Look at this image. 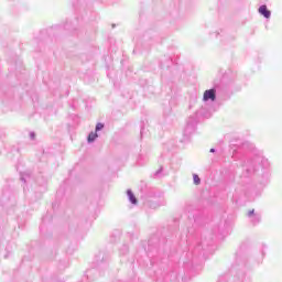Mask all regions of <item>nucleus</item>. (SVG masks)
I'll use <instances>...</instances> for the list:
<instances>
[{
    "mask_svg": "<svg viewBox=\"0 0 282 282\" xmlns=\"http://www.w3.org/2000/svg\"><path fill=\"white\" fill-rule=\"evenodd\" d=\"M203 100L204 102H215L217 100V90L215 88L205 90Z\"/></svg>",
    "mask_w": 282,
    "mask_h": 282,
    "instance_id": "obj_1",
    "label": "nucleus"
},
{
    "mask_svg": "<svg viewBox=\"0 0 282 282\" xmlns=\"http://www.w3.org/2000/svg\"><path fill=\"white\" fill-rule=\"evenodd\" d=\"M105 129V124L104 123H97L96 124V128H95V132H90L88 134V138H87V142L89 144H91V142H96V140L98 139V131H102Z\"/></svg>",
    "mask_w": 282,
    "mask_h": 282,
    "instance_id": "obj_2",
    "label": "nucleus"
},
{
    "mask_svg": "<svg viewBox=\"0 0 282 282\" xmlns=\"http://www.w3.org/2000/svg\"><path fill=\"white\" fill-rule=\"evenodd\" d=\"M258 12L259 14L264 17V19H270V17H272V12L268 10V7L265 4L260 6V8L258 9Z\"/></svg>",
    "mask_w": 282,
    "mask_h": 282,
    "instance_id": "obj_3",
    "label": "nucleus"
},
{
    "mask_svg": "<svg viewBox=\"0 0 282 282\" xmlns=\"http://www.w3.org/2000/svg\"><path fill=\"white\" fill-rule=\"evenodd\" d=\"M127 195L130 204H133L135 206V204H138V198H135V195H133V192L131 189H128Z\"/></svg>",
    "mask_w": 282,
    "mask_h": 282,
    "instance_id": "obj_4",
    "label": "nucleus"
},
{
    "mask_svg": "<svg viewBox=\"0 0 282 282\" xmlns=\"http://www.w3.org/2000/svg\"><path fill=\"white\" fill-rule=\"evenodd\" d=\"M248 217H251V221H253V224H257V221H260L261 219V216L254 215V209L248 213Z\"/></svg>",
    "mask_w": 282,
    "mask_h": 282,
    "instance_id": "obj_5",
    "label": "nucleus"
},
{
    "mask_svg": "<svg viewBox=\"0 0 282 282\" xmlns=\"http://www.w3.org/2000/svg\"><path fill=\"white\" fill-rule=\"evenodd\" d=\"M193 180H194V184H195L196 186H199V184H202V180L199 178V175L194 174V175H193Z\"/></svg>",
    "mask_w": 282,
    "mask_h": 282,
    "instance_id": "obj_6",
    "label": "nucleus"
},
{
    "mask_svg": "<svg viewBox=\"0 0 282 282\" xmlns=\"http://www.w3.org/2000/svg\"><path fill=\"white\" fill-rule=\"evenodd\" d=\"M30 138L31 140H34V138H36V134L34 132H30Z\"/></svg>",
    "mask_w": 282,
    "mask_h": 282,
    "instance_id": "obj_7",
    "label": "nucleus"
},
{
    "mask_svg": "<svg viewBox=\"0 0 282 282\" xmlns=\"http://www.w3.org/2000/svg\"><path fill=\"white\" fill-rule=\"evenodd\" d=\"M209 151H210V153H215V149H213V148Z\"/></svg>",
    "mask_w": 282,
    "mask_h": 282,
    "instance_id": "obj_8",
    "label": "nucleus"
}]
</instances>
